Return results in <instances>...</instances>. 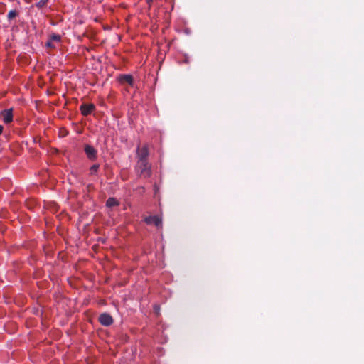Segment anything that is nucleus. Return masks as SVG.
I'll list each match as a JSON object with an SVG mask.
<instances>
[{"label":"nucleus","instance_id":"14","mask_svg":"<svg viewBox=\"0 0 364 364\" xmlns=\"http://www.w3.org/2000/svg\"><path fill=\"white\" fill-rule=\"evenodd\" d=\"M46 46L48 48H55V46L53 44L52 41H50V39L46 43Z\"/></svg>","mask_w":364,"mask_h":364},{"label":"nucleus","instance_id":"2","mask_svg":"<svg viewBox=\"0 0 364 364\" xmlns=\"http://www.w3.org/2000/svg\"><path fill=\"white\" fill-rule=\"evenodd\" d=\"M84 151L87 157L91 161H95L97 159V150L90 144H85Z\"/></svg>","mask_w":364,"mask_h":364},{"label":"nucleus","instance_id":"3","mask_svg":"<svg viewBox=\"0 0 364 364\" xmlns=\"http://www.w3.org/2000/svg\"><path fill=\"white\" fill-rule=\"evenodd\" d=\"M118 82L122 85L127 84L130 87H133L134 86V81L132 75L127 74H122L119 75L117 77Z\"/></svg>","mask_w":364,"mask_h":364},{"label":"nucleus","instance_id":"6","mask_svg":"<svg viewBox=\"0 0 364 364\" xmlns=\"http://www.w3.org/2000/svg\"><path fill=\"white\" fill-rule=\"evenodd\" d=\"M144 221L148 225L154 224L156 227L161 226L162 220L156 215L148 216L144 218Z\"/></svg>","mask_w":364,"mask_h":364},{"label":"nucleus","instance_id":"9","mask_svg":"<svg viewBox=\"0 0 364 364\" xmlns=\"http://www.w3.org/2000/svg\"><path fill=\"white\" fill-rule=\"evenodd\" d=\"M19 14L20 11L16 9L11 10L7 15L8 21L11 22L16 17L19 16Z\"/></svg>","mask_w":364,"mask_h":364},{"label":"nucleus","instance_id":"18","mask_svg":"<svg viewBox=\"0 0 364 364\" xmlns=\"http://www.w3.org/2000/svg\"><path fill=\"white\" fill-rule=\"evenodd\" d=\"M0 13L4 14L3 9H1Z\"/></svg>","mask_w":364,"mask_h":364},{"label":"nucleus","instance_id":"15","mask_svg":"<svg viewBox=\"0 0 364 364\" xmlns=\"http://www.w3.org/2000/svg\"><path fill=\"white\" fill-rule=\"evenodd\" d=\"M92 188V184H89L87 186V188L88 191H90Z\"/></svg>","mask_w":364,"mask_h":364},{"label":"nucleus","instance_id":"13","mask_svg":"<svg viewBox=\"0 0 364 364\" xmlns=\"http://www.w3.org/2000/svg\"><path fill=\"white\" fill-rule=\"evenodd\" d=\"M50 39L52 41L59 42L60 41V36L58 34L53 33L50 36Z\"/></svg>","mask_w":364,"mask_h":364},{"label":"nucleus","instance_id":"10","mask_svg":"<svg viewBox=\"0 0 364 364\" xmlns=\"http://www.w3.org/2000/svg\"><path fill=\"white\" fill-rule=\"evenodd\" d=\"M119 202L114 198H109L106 201V206L108 208H112L114 206H118Z\"/></svg>","mask_w":364,"mask_h":364},{"label":"nucleus","instance_id":"17","mask_svg":"<svg viewBox=\"0 0 364 364\" xmlns=\"http://www.w3.org/2000/svg\"><path fill=\"white\" fill-rule=\"evenodd\" d=\"M0 13L4 14L3 9H1Z\"/></svg>","mask_w":364,"mask_h":364},{"label":"nucleus","instance_id":"5","mask_svg":"<svg viewBox=\"0 0 364 364\" xmlns=\"http://www.w3.org/2000/svg\"><path fill=\"white\" fill-rule=\"evenodd\" d=\"M149 156V150L146 146H144L141 148L138 147L136 151L137 161H147Z\"/></svg>","mask_w":364,"mask_h":364},{"label":"nucleus","instance_id":"1","mask_svg":"<svg viewBox=\"0 0 364 364\" xmlns=\"http://www.w3.org/2000/svg\"><path fill=\"white\" fill-rule=\"evenodd\" d=\"M136 170L141 177L147 178L151 176V166L148 161H137Z\"/></svg>","mask_w":364,"mask_h":364},{"label":"nucleus","instance_id":"16","mask_svg":"<svg viewBox=\"0 0 364 364\" xmlns=\"http://www.w3.org/2000/svg\"><path fill=\"white\" fill-rule=\"evenodd\" d=\"M3 126L0 125V135L2 134V132H3Z\"/></svg>","mask_w":364,"mask_h":364},{"label":"nucleus","instance_id":"12","mask_svg":"<svg viewBox=\"0 0 364 364\" xmlns=\"http://www.w3.org/2000/svg\"><path fill=\"white\" fill-rule=\"evenodd\" d=\"M99 168H100L99 164H93L90 168V174L91 175L96 174L99 170Z\"/></svg>","mask_w":364,"mask_h":364},{"label":"nucleus","instance_id":"4","mask_svg":"<svg viewBox=\"0 0 364 364\" xmlns=\"http://www.w3.org/2000/svg\"><path fill=\"white\" fill-rule=\"evenodd\" d=\"M99 321L104 326H109L113 323V318L110 314L103 313L100 315Z\"/></svg>","mask_w":364,"mask_h":364},{"label":"nucleus","instance_id":"7","mask_svg":"<svg viewBox=\"0 0 364 364\" xmlns=\"http://www.w3.org/2000/svg\"><path fill=\"white\" fill-rule=\"evenodd\" d=\"M1 116L3 121L6 124H9L13 121V110L12 109H4L1 112Z\"/></svg>","mask_w":364,"mask_h":364},{"label":"nucleus","instance_id":"11","mask_svg":"<svg viewBox=\"0 0 364 364\" xmlns=\"http://www.w3.org/2000/svg\"><path fill=\"white\" fill-rule=\"evenodd\" d=\"M49 0H40L39 1L36 3V6L38 9H42L46 6Z\"/></svg>","mask_w":364,"mask_h":364},{"label":"nucleus","instance_id":"8","mask_svg":"<svg viewBox=\"0 0 364 364\" xmlns=\"http://www.w3.org/2000/svg\"><path fill=\"white\" fill-rule=\"evenodd\" d=\"M95 109V107L93 104H82L80 107L81 113L84 116L90 114Z\"/></svg>","mask_w":364,"mask_h":364}]
</instances>
